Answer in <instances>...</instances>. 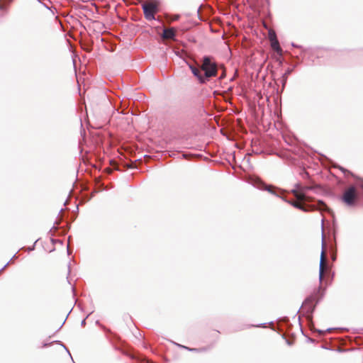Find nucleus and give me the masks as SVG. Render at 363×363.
<instances>
[{
  "label": "nucleus",
  "instance_id": "1",
  "mask_svg": "<svg viewBox=\"0 0 363 363\" xmlns=\"http://www.w3.org/2000/svg\"><path fill=\"white\" fill-rule=\"evenodd\" d=\"M253 185L259 189L265 190L276 196L281 198L284 201L291 204L294 208L301 210L304 212H308L313 210H318L320 211H326L328 210V207L327 206V205L322 201H318L315 205L303 206L302 204L296 201L288 200L286 199V197L283 196V194L285 193L284 190L279 189L280 194H278L277 192L274 190V186L272 185H267L259 179L255 180Z\"/></svg>",
  "mask_w": 363,
  "mask_h": 363
},
{
  "label": "nucleus",
  "instance_id": "2",
  "mask_svg": "<svg viewBox=\"0 0 363 363\" xmlns=\"http://www.w3.org/2000/svg\"><path fill=\"white\" fill-rule=\"evenodd\" d=\"M189 67L201 84H206L211 78L218 74V65L210 56H204L198 67L192 65H189Z\"/></svg>",
  "mask_w": 363,
  "mask_h": 363
},
{
  "label": "nucleus",
  "instance_id": "3",
  "mask_svg": "<svg viewBox=\"0 0 363 363\" xmlns=\"http://www.w3.org/2000/svg\"><path fill=\"white\" fill-rule=\"evenodd\" d=\"M323 296L322 289L320 286L313 294L307 297L302 303L301 313L306 316L310 325H313V313Z\"/></svg>",
  "mask_w": 363,
  "mask_h": 363
},
{
  "label": "nucleus",
  "instance_id": "4",
  "mask_svg": "<svg viewBox=\"0 0 363 363\" xmlns=\"http://www.w3.org/2000/svg\"><path fill=\"white\" fill-rule=\"evenodd\" d=\"M359 194L354 186H350L343 193L342 201L349 206H354L358 200Z\"/></svg>",
  "mask_w": 363,
  "mask_h": 363
},
{
  "label": "nucleus",
  "instance_id": "5",
  "mask_svg": "<svg viewBox=\"0 0 363 363\" xmlns=\"http://www.w3.org/2000/svg\"><path fill=\"white\" fill-rule=\"evenodd\" d=\"M142 8L145 15V18L147 21L155 20V15L158 11L157 5L152 2L144 3L142 4Z\"/></svg>",
  "mask_w": 363,
  "mask_h": 363
},
{
  "label": "nucleus",
  "instance_id": "6",
  "mask_svg": "<svg viewBox=\"0 0 363 363\" xmlns=\"http://www.w3.org/2000/svg\"><path fill=\"white\" fill-rule=\"evenodd\" d=\"M324 235L323 233H322V252L320 255V267H319V281L321 284L323 277H324V271H325V254L324 250Z\"/></svg>",
  "mask_w": 363,
  "mask_h": 363
},
{
  "label": "nucleus",
  "instance_id": "7",
  "mask_svg": "<svg viewBox=\"0 0 363 363\" xmlns=\"http://www.w3.org/2000/svg\"><path fill=\"white\" fill-rule=\"evenodd\" d=\"M162 37L164 39L174 40L176 37V30L174 28H164Z\"/></svg>",
  "mask_w": 363,
  "mask_h": 363
},
{
  "label": "nucleus",
  "instance_id": "8",
  "mask_svg": "<svg viewBox=\"0 0 363 363\" xmlns=\"http://www.w3.org/2000/svg\"><path fill=\"white\" fill-rule=\"evenodd\" d=\"M272 48L278 54L281 55V48L279 45V43L278 40H274V41L270 42Z\"/></svg>",
  "mask_w": 363,
  "mask_h": 363
},
{
  "label": "nucleus",
  "instance_id": "9",
  "mask_svg": "<svg viewBox=\"0 0 363 363\" xmlns=\"http://www.w3.org/2000/svg\"><path fill=\"white\" fill-rule=\"evenodd\" d=\"M13 0H0V10L6 11L7 6L12 2Z\"/></svg>",
  "mask_w": 363,
  "mask_h": 363
},
{
  "label": "nucleus",
  "instance_id": "10",
  "mask_svg": "<svg viewBox=\"0 0 363 363\" xmlns=\"http://www.w3.org/2000/svg\"><path fill=\"white\" fill-rule=\"evenodd\" d=\"M292 72H293V69L288 68L286 70V72H284V74L282 75V85H283V86H284L285 84L286 83L287 78H288L289 75L291 74Z\"/></svg>",
  "mask_w": 363,
  "mask_h": 363
},
{
  "label": "nucleus",
  "instance_id": "11",
  "mask_svg": "<svg viewBox=\"0 0 363 363\" xmlns=\"http://www.w3.org/2000/svg\"><path fill=\"white\" fill-rule=\"evenodd\" d=\"M296 198L300 201H311L310 198L306 195V193L303 192V191H298V195Z\"/></svg>",
  "mask_w": 363,
  "mask_h": 363
},
{
  "label": "nucleus",
  "instance_id": "12",
  "mask_svg": "<svg viewBox=\"0 0 363 363\" xmlns=\"http://www.w3.org/2000/svg\"><path fill=\"white\" fill-rule=\"evenodd\" d=\"M269 39L270 42L274 41V40H277V35L274 30H269Z\"/></svg>",
  "mask_w": 363,
  "mask_h": 363
},
{
  "label": "nucleus",
  "instance_id": "13",
  "mask_svg": "<svg viewBox=\"0 0 363 363\" xmlns=\"http://www.w3.org/2000/svg\"><path fill=\"white\" fill-rule=\"evenodd\" d=\"M333 330H334V328H328L326 330H315L317 331L320 335H324L326 332H330Z\"/></svg>",
  "mask_w": 363,
  "mask_h": 363
},
{
  "label": "nucleus",
  "instance_id": "14",
  "mask_svg": "<svg viewBox=\"0 0 363 363\" xmlns=\"http://www.w3.org/2000/svg\"><path fill=\"white\" fill-rule=\"evenodd\" d=\"M294 189H297V191H303V186H302L300 183H296L294 186Z\"/></svg>",
  "mask_w": 363,
  "mask_h": 363
},
{
  "label": "nucleus",
  "instance_id": "15",
  "mask_svg": "<svg viewBox=\"0 0 363 363\" xmlns=\"http://www.w3.org/2000/svg\"><path fill=\"white\" fill-rule=\"evenodd\" d=\"M339 168L345 174H346L347 173L352 174V173L350 171L347 170L346 169H345L342 167H340Z\"/></svg>",
  "mask_w": 363,
  "mask_h": 363
},
{
  "label": "nucleus",
  "instance_id": "16",
  "mask_svg": "<svg viewBox=\"0 0 363 363\" xmlns=\"http://www.w3.org/2000/svg\"><path fill=\"white\" fill-rule=\"evenodd\" d=\"M291 194H294V196L295 197H296L298 195V191H297V189H291Z\"/></svg>",
  "mask_w": 363,
  "mask_h": 363
},
{
  "label": "nucleus",
  "instance_id": "17",
  "mask_svg": "<svg viewBox=\"0 0 363 363\" xmlns=\"http://www.w3.org/2000/svg\"><path fill=\"white\" fill-rule=\"evenodd\" d=\"M180 347H183V348H185V349H187L190 351H193V352H195V351H198V349H196V348H189L186 346H182V345H179Z\"/></svg>",
  "mask_w": 363,
  "mask_h": 363
},
{
  "label": "nucleus",
  "instance_id": "18",
  "mask_svg": "<svg viewBox=\"0 0 363 363\" xmlns=\"http://www.w3.org/2000/svg\"><path fill=\"white\" fill-rule=\"evenodd\" d=\"M311 189H312V187H311V186H303V192L306 193V191H308V190H310Z\"/></svg>",
  "mask_w": 363,
  "mask_h": 363
},
{
  "label": "nucleus",
  "instance_id": "19",
  "mask_svg": "<svg viewBox=\"0 0 363 363\" xmlns=\"http://www.w3.org/2000/svg\"><path fill=\"white\" fill-rule=\"evenodd\" d=\"M9 262H7V263H6V264L3 267V268L0 269V272H1V271H3V270H4V269H5V268L9 265Z\"/></svg>",
  "mask_w": 363,
  "mask_h": 363
},
{
  "label": "nucleus",
  "instance_id": "20",
  "mask_svg": "<svg viewBox=\"0 0 363 363\" xmlns=\"http://www.w3.org/2000/svg\"><path fill=\"white\" fill-rule=\"evenodd\" d=\"M225 73H223L220 77H219V79L221 80L222 79H223L225 77Z\"/></svg>",
  "mask_w": 363,
  "mask_h": 363
},
{
  "label": "nucleus",
  "instance_id": "21",
  "mask_svg": "<svg viewBox=\"0 0 363 363\" xmlns=\"http://www.w3.org/2000/svg\"><path fill=\"white\" fill-rule=\"evenodd\" d=\"M85 323H86V320H85V319H84V320H83L82 321V325H85Z\"/></svg>",
  "mask_w": 363,
  "mask_h": 363
},
{
  "label": "nucleus",
  "instance_id": "22",
  "mask_svg": "<svg viewBox=\"0 0 363 363\" xmlns=\"http://www.w3.org/2000/svg\"><path fill=\"white\" fill-rule=\"evenodd\" d=\"M48 345H49V344L44 343V344H43V347H47Z\"/></svg>",
  "mask_w": 363,
  "mask_h": 363
},
{
  "label": "nucleus",
  "instance_id": "23",
  "mask_svg": "<svg viewBox=\"0 0 363 363\" xmlns=\"http://www.w3.org/2000/svg\"><path fill=\"white\" fill-rule=\"evenodd\" d=\"M323 222H324V220L322 219V230H323Z\"/></svg>",
  "mask_w": 363,
  "mask_h": 363
},
{
  "label": "nucleus",
  "instance_id": "24",
  "mask_svg": "<svg viewBox=\"0 0 363 363\" xmlns=\"http://www.w3.org/2000/svg\"><path fill=\"white\" fill-rule=\"evenodd\" d=\"M130 357H131L132 359H135V357L133 354V355H130Z\"/></svg>",
  "mask_w": 363,
  "mask_h": 363
},
{
  "label": "nucleus",
  "instance_id": "25",
  "mask_svg": "<svg viewBox=\"0 0 363 363\" xmlns=\"http://www.w3.org/2000/svg\"><path fill=\"white\" fill-rule=\"evenodd\" d=\"M62 346H63V347H64L66 350H67V347H65V345H62Z\"/></svg>",
  "mask_w": 363,
  "mask_h": 363
},
{
  "label": "nucleus",
  "instance_id": "26",
  "mask_svg": "<svg viewBox=\"0 0 363 363\" xmlns=\"http://www.w3.org/2000/svg\"><path fill=\"white\" fill-rule=\"evenodd\" d=\"M314 340L311 338L309 339V342H313Z\"/></svg>",
  "mask_w": 363,
  "mask_h": 363
},
{
  "label": "nucleus",
  "instance_id": "27",
  "mask_svg": "<svg viewBox=\"0 0 363 363\" xmlns=\"http://www.w3.org/2000/svg\"><path fill=\"white\" fill-rule=\"evenodd\" d=\"M179 18V16L175 17V20H177Z\"/></svg>",
  "mask_w": 363,
  "mask_h": 363
},
{
  "label": "nucleus",
  "instance_id": "28",
  "mask_svg": "<svg viewBox=\"0 0 363 363\" xmlns=\"http://www.w3.org/2000/svg\"><path fill=\"white\" fill-rule=\"evenodd\" d=\"M361 187L363 189V182L361 184Z\"/></svg>",
  "mask_w": 363,
  "mask_h": 363
}]
</instances>
